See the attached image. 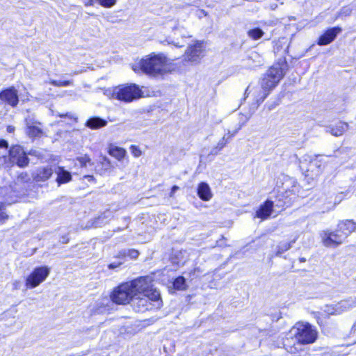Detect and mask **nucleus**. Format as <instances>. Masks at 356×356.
Returning <instances> with one entry per match:
<instances>
[{
    "label": "nucleus",
    "mask_w": 356,
    "mask_h": 356,
    "mask_svg": "<svg viewBox=\"0 0 356 356\" xmlns=\"http://www.w3.org/2000/svg\"><path fill=\"white\" fill-rule=\"evenodd\" d=\"M153 282L154 279L149 275L121 282L112 289L110 299L118 305H127L132 302L133 308L138 312L159 309L163 306V301Z\"/></svg>",
    "instance_id": "nucleus-1"
},
{
    "label": "nucleus",
    "mask_w": 356,
    "mask_h": 356,
    "mask_svg": "<svg viewBox=\"0 0 356 356\" xmlns=\"http://www.w3.org/2000/svg\"><path fill=\"white\" fill-rule=\"evenodd\" d=\"M168 58L161 54L151 53L141 58L131 65L136 73L156 77L170 72Z\"/></svg>",
    "instance_id": "nucleus-2"
},
{
    "label": "nucleus",
    "mask_w": 356,
    "mask_h": 356,
    "mask_svg": "<svg viewBox=\"0 0 356 356\" xmlns=\"http://www.w3.org/2000/svg\"><path fill=\"white\" fill-rule=\"evenodd\" d=\"M288 67V63L285 57L278 59L268 67L261 79V87L263 90V95L261 102H263L270 92L278 86L280 81L284 78Z\"/></svg>",
    "instance_id": "nucleus-3"
},
{
    "label": "nucleus",
    "mask_w": 356,
    "mask_h": 356,
    "mask_svg": "<svg viewBox=\"0 0 356 356\" xmlns=\"http://www.w3.org/2000/svg\"><path fill=\"white\" fill-rule=\"evenodd\" d=\"M143 97L142 88L136 83H124L111 88L110 98L124 103H131Z\"/></svg>",
    "instance_id": "nucleus-4"
},
{
    "label": "nucleus",
    "mask_w": 356,
    "mask_h": 356,
    "mask_svg": "<svg viewBox=\"0 0 356 356\" xmlns=\"http://www.w3.org/2000/svg\"><path fill=\"white\" fill-rule=\"evenodd\" d=\"M300 346H307L315 343L318 332L315 326L308 322L298 321L291 328Z\"/></svg>",
    "instance_id": "nucleus-5"
},
{
    "label": "nucleus",
    "mask_w": 356,
    "mask_h": 356,
    "mask_svg": "<svg viewBox=\"0 0 356 356\" xmlns=\"http://www.w3.org/2000/svg\"><path fill=\"white\" fill-rule=\"evenodd\" d=\"M206 42L204 40H195L190 44L184 54V60L190 63H199L204 57L206 53Z\"/></svg>",
    "instance_id": "nucleus-6"
},
{
    "label": "nucleus",
    "mask_w": 356,
    "mask_h": 356,
    "mask_svg": "<svg viewBox=\"0 0 356 356\" xmlns=\"http://www.w3.org/2000/svg\"><path fill=\"white\" fill-rule=\"evenodd\" d=\"M50 273V268L46 266L35 268L25 280L26 289H34L43 282Z\"/></svg>",
    "instance_id": "nucleus-7"
},
{
    "label": "nucleus",
    "mask_w": 356,
    "mask_h": 356,
    "mask_svg": "<svg viewBox=\"0 0 356 356\" xmlns=\"http://www.w3.org/2000/svg\"><path fill=\"white\" fill-rule=\"evenodd\" d=\"M0 101L2 104L12 108L17 106L19 97L17 90L14 86H11L0 90Z\"/></svg>",
    "instance_id": "nucleus-8"
},
{
    "label": "nucleus",
    "mask_w": 356,
    "mask_h": 356,
    "mask_svg": "<svg viewBox=\"0 0 356 356\" xmlns=\"http://www.w3.org/2000/svg\"><path fill=\"white\" fill-rule=\"evenodd\" d=\"M321 241L324 246L334 248L341 245L345 241L336 230H326L321 234Z\"/></svg>",
    "instance_id": "nucleus-9"
},
{
    "label": "nucleus",
    "mask_w": 356,
    "mask_h": 356,
    "mask_svg": "<svg viewBox=\"0 0 356 356\" xmlns=\"http://www.w3.org/2000/svg\"><path fill=\"white\" fill-rule=\"evenodd\" d=\"M9 156L10 159L20 168H24L29 163L26 153L20 146H13L9 150Z\"/></svg>",
    "instance_id": "nucleus-10"
},
{
    "label": "nucleus",
    "mask_w": 356,
    "mask_h": 356,
    "mask_svg": "<svg viewBox=\"0 0 356 356\" xmlns=\"http://www.w3.org/2000/svg\"><path fill=\"white\" fill-rule=\"evenodd\" d=\"M341 31L342 29L339 26L328 28L318 38L316 44L319 46L327 45L332 42Z\"/></svg>",
    "instance_id": "nucleus-11"
},
{
    "label": "nucleus",
    "mask_w": 356,
    "mask_h": 356,
    "mask_svg": "<svg viewBox=\"0 0 356 356\" xmlns=\"http://www.w3.org/2000/svg\"><path fill=\"white\" fill-rule=\"evenodd\" d=\"M283 348L291 354L299 353L301 349L298 339L295 337V332L286 333L282 338Z\"/></svg>",
    "instance_id": "nucleus-12"
},
{
    "label": "nucleus",
    "mask_w": 356,
    "mask_h": 356,
    "mask_svg": "<svg viewBox=\"0 0 356 356\" xmlns=\"http://www.w3.org/2000/svg\"><path fill=\"white\" fill-rule=\"evenodd\" d=\"M335 230L345 241L351 233L356 230V222L348 219L341 220L337 224Z\"/></svg>",
    "instance_id": "nucleus-13"
},
{
    "label": "nucleus",
    "mask_w": 356,
    "mask_h": 356,
    "mask_svg": "<svg viewBox=\"0 0 356 356\" xmlns=\"http://www.w3.org/2000/svg\"><path fill=\"white\" fill-rule=\"evenodd\" d=\"M274 208V202L270 200H266L261 203L255 211L254 217L266 220L271 216Z\"/></svg>",
    "instance_id": "nucleus-14"
},
{
    "label": "nucleus",
    "mask_w": 356,
    "mask_h": 356,
    "mask_svg": "<svg viewBox=\"0 0 356 356\" xmlns=\"http://www.w3.org/2000/svg\"><path fill=\"white\" fill-rule=\"evenodd\" d=\"M53 173L51 166L40 167L32 174V178L35 182H44L51 177Z\"/></svg>",
    "instance_id": "nucleus-15"
},
{
    "label": "nucleus",
    "mask_w": 356,
    "mask_h": 356,
    "mask_svg": "<svg viewBox=\"0 0 356 356\" xmlns=\"http://www.w3.org/2000/svg\"><path fill=\"white\" fill-rule=\"evenodd\" d=\"M349 124L344 121H339L335 124L327 127V132L335 137L341 136L348 130Z\"/></svg>",
    "instance_id": "nucleus-16"
},
{
    "label": "nucleus",
    "mask_w": 356,
    "mask_h": 356,
    "mask_svg": "<svg viewBox=\"0 0 356 356\" xmlns=\"http://www.w3.org/2000/svg\"><path fill=\"white\" fill-rule=\"evenodd\" d=\"M55 172L56 174V181L58 186L69 183L72 179L71 173L63 166H58Z\"/></svg>",
    "instance_id": "nucleus-17"
},
{
    "label": "nucleus",
    "mask_w": 356,
    "mask_h": 356,
    "mask_svg": "<svg viewBox=\"0 0 356 356\" xmlns=\"http://www.w3.org/2000/svg\"><path fill=\"white\" fill-rule=\"evenodd\" d=\"M107 153L119 161H122L127 155V151L124 148L116 146L112 143L108 145Z\"/></svg>",
    "instance_id": "nucleus-18"
},
{
    "label": "nucleus",
    "mask_w": 356,
    "mask_h": 356,
    "mask_svg": "<svg viewBox=\"0 0 356 356\" xmlns=\"http://www.w3.org/2000/svg\"><path fill=\"white\" fill-rule=\"evenodd\" d=\"M197 193L198 197L203 201H209L212 197V193L209 186L207 183L204 181L198 184Z\"/></svg>",
    "instance_id": "nucleus-19"
},
{
    "label": "nucleus",
    "mask_w": 356,
    "mask_h": 356,
    "mask_svg": "<svg viewBox=\"0 0 356 356\" xmlns=\"http://www.w3.org/2000/svg\"><path fill=\"white\" fill-rule=\"evenodd\" d=\"M107 121L99 117H92L86 122V126L91 129H98L104 127L107 124Z\"/></svg>",
    "instance_id": "nucleus-20"
},
{
    "label": "nucleus",
    "mask_w": 356,
    "mask_h": 356,
    "mask_svg": "<svg viewBox=\"0 0 356 356\" xmlns=\"http://www.w3.org/2000/svg\"><path fill=\"white\" fill-rule=\"evenodd\" d=\"M232 134H228V136L226 137V136H223L219 141L218 143L216 144V145H215L211 150L210 152V155H213V156H216L218 155L220 152L226 146V145L229 142V140H231V138H232Z\"/></svg>",
    "instance_id": "nucleus-21"
},
{
    "label": "nucleus",
    "mask_w": 356,
    "mask_h": 356,
    "mask_svg": "<svg viewBox=\"0 0 356 356\" xmlns=\"http://www.w3.org/2000/svg\"><path fill=\"white\" fill-rule=\"evenodd\" d=\"M43 134L42 129L36 125L30 124L26 127V134L31 139L40 138Z\"/></svg>",
    "instance_id": "nucleus-22"
},
{
    "label": "nucleus",
    "mask_w": 356,
    "mask_h": 356,
    "mask_svg": "<svg viewBox=\"0 0 356 356\" xmlns=\"http://www.w3.org/2000/svg\"><path fill=\"white\" fill-rule=\"evenodd\" d=\"M172 287L176 291H186L188 289V286L184 277L179 275L175 278L172 282Z\"/></svg>",
    "instance_id": "nucleus-23"
},
{
    "label": "nucleus",
    "mask_w": 356,
    "mask_h": 356,
    "mask_svg": "<svg viewBox=\"0 0 356 356\" xmlns=\"http://www.w3.org/2000/svg\"><path fill=\"white\" fill-rule=\"evenodd\" d=\"M247 35L251 40H258L265 35V32L259 27H254L248 31Z\"/></svg>",
    "instance_id": "nucleus-24"
},
{
    "label": "nucleus",
    "mask_w": 356,
    "mask_h": 356,
    "mask_svg": "<svg viewBox=\"0 0 356 356\" xmlns=\"http://www.w3.org/2000/svg\"><path fill=\"white\" fill-rule=\"evenodd\" d=\"M97 166H100V168L99 169L100 175L105 173L112 167L111 161L106 156H102L101 160L99 161Z\"/></svg>",
    "instance_id": "nucleus-25"
},
{
    "label": "nucleus",
    "mask_w": 356,
    "mask_h": 356,
    "mask_svg": "<svg viewBox=\"0 0 356 356\" xmlns=\"http://www.w3.org/2000/svg\"><path fill=\"white\" fill-rule=\"evenodd\" d=\"M295 242V240L289 242L280 243L277 246L275 255H280L282 253L286 252L291 248V245Z\"/></svg>",
    "instance_id": "nucleus-26"
},
{
    "label": "nucleus",
    "mask_w": 356,
    "mask_h": 356,
    "mask_svg": "<svg viewBox=\"0 0 356 356\" xmlns=\"http://www.w3.org/2000/svg\"><path fill=\"white\" fill-rule=\"evenodd\" d=\"M49 83L56 87H66L72 85V81L70 80H54L51 79L49 81Z\"/></svg>",
    "instance_id": "nucleus-27"
},
{
    "label": "nucleus",
    "mask_w": 356,
    "mask_h": 356,
    "mask_svg": "<svg viewBox=\"0 0 356 356\" xmlns=\"http://www.w3.org/2000/svg\"><path fill=\"white\" fill-rule=\"evenodd\" d=\"M76 160L79 163L80 166L81 168H85L87 166L88 164L91 163L90 156L87 154H86L81 156L76 157Z\"/></svg>",
    "instance_id": "nucleus-28"
},
{
    "label": "nucleus",
    "mask_w": 356,
    "mask_h": 356,
    "mask_svg": "<svg viewBox=\"0 0 356 356\" xmlns=\"http://www.w3.org/2000/svg\"><path fill=\"white\" fill-rule=\"evenodd\" d=\"M97 2L103 8H112L116 4L117 0H96Z\"/></svg>",
    "instance_id": "nucleus-29"
},
{
    "label": "nucleus",
    "mask_w": 356,
    "mask_h": 356,
    "mask_svg": "<svg viewBox=\"0 0 356 356\" xmlns=\"http://www.w3.org/2000/svg\"><path fill=\"white\" fill-rule=\"evenodd\" d=\"M5 205L3 202L0 203V224H3L8 219V216L4 212Z\"/></svg>",
    "instance_id": "nucleus-30"
},
{
    "label": "nucleus",
    "mask_w": 356,
    "mask_h": 356,
    "mask_svg": "<svg viewBox=\"0 0 356 356\" xmlns=\"http://www.w3.org/2000/svg\"><path fill=\"white\" fill-rule=\"evenodd\" d=\"M129 149L134 157L138 158L142 155V151L138 146L136 145H131L129 147Z\"/></svg>",
    "instance_id": "nucleus-31"
},
{
    "label": "nucleus",
    "mask_w": 356,
    "mask_h": 356,
    "mask_svg": "<svg viewBox=\"0 0 356 356\" xmlns=\"http://www.w3.org/2000/svg\"><path fill=\"white\" fill-rule=\"evenodd\" d=\"M128 255L133 259H136L139 255V252L136 249H130L128 250Z\"/></svg>",
    "instance_id": "nucleus-32"
},
{
    "label": "nucleus",
    "mask_w": 356,
    "mask_h": 356,
    "mask_svg": "<svg viewBox=\"0 0 356 356\" xmlns=\"http://www.w3.org/2000/svg\"><path fill=\"white\" fill-rule=\"evenodd\" d=\"M0 148H8V143L5 139H0Z\"/></svg>",
    "instance_id": "nucleus-33"
},
{
    "label": "nucleus",
    "mask_w": 356,
    "mask_h": 356,
    "mask_svg": "<svg viewBox=\"0 0 356 356\" xmlns=\"http://www.w3.org/2000/svg\"><path fill=\"white\" fill-rule=\"evenodd\" d=\"M83 3L86 7L92 6L95 3V1L94 0H84Z\"/></svg>",
    "instance_id": "nucleus-34"
},
{
    "label": "nucleus",
    "mask_w": 356,
    "mask_h": 356,
    "mask_svg": "<svg viewBox=\"0 0 356 356\" xmlns=\"http://www.w3.org/2000/svg\"><path fill=\"white\" fill-rule=\"evenodd\" d=\"M121 265V263H111L108 265V269H115L119 267Z\"/></svg>",
    "instance_id": "nucleus-35"
},
{
    "label": "nucleus",
    "mask_w": 356,
    "mask_h": 356,
    "mask_svg": "<svg viewBox=\"0 0 356 356\" xmlns=\"http://www.w3.org/2000/svg\"><path fill=\"white\" fill-rule=\"evenodd\" d=\"M179 189V186L174 185L172 186L170 192L169 193L170 197H173L174 193L175 191H177Z\"/></svg>",
    "instance_id": "nucleus-36"
},
{
    "label": "nucleus",
    "mask_w": 356,
    "mask_h": 356,
    "mask_svg": "<svg viewBox=\"0 0 356 356\" xmlns=\"http://www.w3.org/2000/svg\"><path fill=\"white\" fill-rule=\"evenodd\" d=\"M84 179H86L89 181H95V178L92 175H86L83 177Z\"/></svg>",
    "instance_id": "nucleus-37"
},
{
    "label": "nucleus",
    "mask_w": 356,
    "mask_h": 356,
    "mask_svg": "<svg viewBox=\"0 0 356 356\" xmlns=\"http://www.w3.org/2000/svg\"><path fill=\"white\" fill-rule=\"evenodd\" d=\"M226 238L225 237V236L223 235H221L220 238L216 242V244L218 246H222V245L221 243H220L221 241H226Z\"/></svg>",
    "instance_id": "nucleus-38"
},
{
    "label": "nucleus",
    "mask_w": 356,
    "mask_h": 356,
    "mask_svg": "<svg viewBox=\"0 0 356 356\" xmlns=\"http://www.w3.org/2000/svg\"><path fill=\"white\" fill-rule=\"evenodd\" d=\"M60 238L62 240L61 242L63 243H67L70 241V238L68 237L67 235H63L60 237Z\"/></svg>",
    "instance_id": "nucleus-39"
},
{
    "label": "nucleus",
    "mask_w": 356,
    "mask_h": 356,
    "mask_svg": "<svg viewBox=\"0 0 356 356\" xmlns=\"http://www.w3.org/2000/svg\"><path fill=\"white\" fill-rule=\"evenodd\" d=\"M280 39L276 40H274V41L273 42V48H274V49H277V50H278V49H279V48L280 47V44H279V43H280Z\"/></svg>",
    "instance_id": "nucleus-40"
},
{
    "label": "nucleus",
    "mask_w": 356,
    "mask_h": 356,
    "mask_svg": "<svg viewBox=\"0 0 356 356\" xmlns=\"http://www.w3.org/2000/svg\"><path fill=\"white\" fill-rule=\"evenodd\" d=\"M322 356H343V355H341L339 354H338L337 352H332V353H325L324 355H323Z\"/></svg>",
    "instance_id": "nucleus-41"
},
{
    "label": "nucleus",
    "mask_w": 356,
    "mask_h": 356,
    "mask_svg": "<svg viewBox=\"0 0 356 356\" xmlns=\"http://www.w3.org/2000/svg\"><path fill=\"white\" fill-rule=\"evenodd\" d=\"M15 127H13V125H8L6 127V130L9 133H13L15 131Z\"/></svg>",
    "instance_id": "nucleus-42"
},
{
    "label": "nucleus",
    "mask_w": 356,
    "mask_h": 356,
    "mask_svg": "<svg viewBox=\"0 0 356 356\" xmlns=\"http://www.w3.org/2000/svg\"><path fill=\"white\" fill-rule=\"evenodd\" d=\"M126 256V252L124 250L120 251L118 253V255L116 257H124Z\"/></svg>",
    "instance_id": "nucleus-43"
},
{
    "label": "nucleus",
    "mask_w": 356,
    "mask_h": 356,
    "mask_svg": "<svg viewBox=\"0 0 356 356\" xmlns=\"http://www.w3.org/2000/svg\"><path fill=\"white\" fill-rule=\"evenodd\" d=\"M278 104H279L278 102H276L275 104H270V105L268 106V110H271V109L274 108Z\"/></svg>",
    "instance_id": "nucleus-44"
},
{
    "label": "nucleus",
    "mask_w": 356,
    "mask_h": 356,
    "mask_svg": "<svg viewBox=\"0 0 356 356\" xmlns=\"http://www.w3.org/2000/svg\"><path fill=\"white\" fill-rule=\"evenodd\" d=\"M320 319H321V318H320V317H317V318H316V321H317L318 324L320 326H321V325H322V324H321V322H320Z\"/></svg>",
    "instance_id": "nucleus-45"
},
{
    "label": "nucleus",
    "mask_w": 356,
    "mask_h": 356,
    "mask_svg": "<svg viewBox=\"0 0 356 356\" xmlns=\"http://www.w3.org/2000/svg\"><path fill=\"white\" fill-rule=\"evenodd\" d=\"M300 261L301 262H304V261H305V258H300Z\"/></svg>",
    "instance_id": "nucleus-46"
},
{
    "label": "nucleus",
    "mask_w": 356,
    "mask_h": 356,
    "mask_svg": "<svg viewBox=\"0 0 356 356\" xmlns=\"http://www.w3.org/2000/svg\"><path fill=\"white\" fill-rule=\"evenodd\" d=\"M249 88H250V86H248V87L245 89V94H247V92H248V90H249Z\"/></svg>",
    "instance_id": "nucleus-47"
},
{
    "label": "nucleus",
    "mask_w": 356,
    "mask_h": 356,
    "mask_svg": "<svg viewBox=\"0 0 356 356\" xmlns=\"http://www.w3.org/2000/svg\"><path fill=\"white\" fill-rule=\"evenodd\" d=\"M353 328H355L356 330V321H355V323L353 325Z\"/></svg>",
    "instance_id": "nucleus-48"
}]
</instances>
